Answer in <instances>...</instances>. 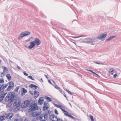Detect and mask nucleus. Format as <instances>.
I'll use <instances>...</instances> for the list:
<instances>
[{"label":"nucleus","mask_w":121,"mask_h":121,"mask_svg":"<svg viewBox=\"0 0 121 121\" xmlns=\"http://www.w3.org/2000/svg\"><path fill=\"white\" fill-rule=\"evenodd\" d=\"M94 40L90 38H86L83 40V42L86 43H90L93 42Z\"/></svg>","instance_id":"nucleus-7"},{"label":"nucleus","mask_w":121,"mask_h":121,"mask_svg":"<svg viewBox=\"0 0 121 121\" xmlns=\"http://www.w3.org/2000/svg\"><path fill=\"white\" fill-rule=\"evenodd\" d=\"M39 93L38 91H37L36 90H34V98L35 99H36L39 95Z\"/></svg>","instance_id":"nucleus-12"},{"label":"nucleus","mask_w":121,"mask_h":121,"mask_svg":"<svg viewBox=\"0 0 121 121\" xmlns=\"http://www.w3.org/2000/svg\"><path fill=\"white\" fill-rule=\"evenodd\" d=\"M117 73H116L114 75V78H115L116 77V76H117Z\"/></svg>","instance_id":"nucleus-50"},{"label":"nucleus","mask_w":121,"mask_h":121,"mask_svg":"<svg viewBox=\"0 0 121 121\" xmlns=\"http://www.w3.org/2000/svg\"><path fill=\"white\" fill-rule=\"evenodd\" d=\"M34 111L35 112L32 113V115L33 117H34L40 115L41 112V110L40 108H39L38 109Z\"/></svg>","instance_id":"nucleus-4"},{"label":"nucleus","mask_w":121,"mask_h":121,"mask_svg":"<svg viewBox=\"0 0 121 121\" xmlns=\"http://www.w3.org/2000/svg\"><path fill=\"white\" fill-rule=\"evenodd\" d=\"M4 90H3L0 92V95L1 96H2V97H3V98L5 95L4 94Z\"/></svg>","instance_id":"nucleus-21"},{"label":"nucleus","mask_w":121,"mask_h":121,"mask_svg":"<svg viewBox=\"0 0 121 121\" xmlns=\"http://www.w3.org/2000/svg\"><path fill=\"white\" fill-rule=\"evenodd\" d=\"M13 116V114L12 113H9L6 116V117L8 119L11 118Z\"/></svg>","instance_id":"nucleus-15"},{"label":"nucleus","mask_w":121,"mask_h":121,"mask_svg":"<svg viewBox=\"0 0 121 121\" xmlns=\"http://www.w3.org/2000/svg\"><path fill=\"white\" fill-rule=\"evenodd\" d=\"M64 96L66 98V99H67V98L66 97V95L65 94L64 92Z\"/></svg>","instance_id":"nucleus-51"},{"label":"nucleus","mask_w":121,"mask_h":121,"mask_svg":"<svg viewBox=\"0 0 121 121\" xmlns=\"http://www.w3.org/2000/svg\"><path fill=\"white\" fill-rule=\"evenodd\" d=\"M107 34H102L99 35L97 37V38L99 39H102L105 38L107 36Z\"/></svg>","instance_id":"nucleus-9"},{"label":"nucleus","mask_w":121,"mask_h":121,"mask_svg":"<svg viewBox=\"0 0 121 121\" xmlns=\"http://www.w3.org/2000/svg\"><path fill=\"white\" fill-rule=\"evenodd\" d=\"M68 93H69V94H70L71 95H72V93L70 91H69V92Z\"/></svg>","instance_id":"nucleus-54"},{"label":"nucleus","mask_w":121,"mask_h":121,"mask_svg":"<svg viewBox=\"0 0 121 121\" xmlns=\"http://www.w3.org/2000/svg\"><path fill=\"white\" fill-rule=\"evenodd\" d=\"M68 115V116L69 117H70L71 118H72L73 119H74V117H73L70 114H67Z\"/></svg>","instance_id":"nucleus-30"},{"label":"nucleus","mask_w":121,"mask_h":121,"mask_svg":"<svg viewBox=\"0 0 121 121\" xmlns=\"http://www.w3.org/2000/svg\"><path fill=\"white\" fill-rule=\"evenodd\" d=\"M30 33V32L28 31L24 32L21 34L18 38V39L20 40L23 37L27 36L29 35Z\"/></svg>","instance_id":"nucleus-3"},{"label":"nucleus","mask_w":121,"mask_h":121,"mask_svg":"<svg viewBox=\"0 0 121 121\" xmlns=\"http://www.w3.org/2000/svg\"><path fill=\"white\" fill-rule=\"evenodd\" d=\"M80 38L79 36V37H73V38H75V39L77 38Z\"/></svg>","instance_id":"nucleus-52"},{"label":"nucleus","mask_w":121,"mask_h":121,"mask_svg":"<svg viewBox=\"0 0 121 121\" xmlns=\"http://www.w3.org/2000/svg\"><path fill=\"white\" fill-rule=\"evenodd\" d=\"M5 73L4 72H3H3L1 73V77H3L5 75V74L4 73Z\"/></svg>","instance_id":"nucleus-37"},{"label":"nucleus","mask_w":121,"mask_h":121,"mask_svg":"<svg viewBox=\"0 0 121 121\" xmlns=\"http://www.w3.org/2000/svg\"><path fill=\"white\" fill-rule=\"evenodd\" d=\"M46 77L47 78V76H46Z\"/></svg>","instance_id":"nucleus-64"},{"label":"nucleus","mask_w":121,"mask_h":121,"mask_svg":"<svg viewBox=\"0 0 121 121\" xmlns=\"http://www.w3.org/2000/svg\"><path fill=\"white\" fill-rule=\"evenodd\" d=\"M7 86V85L5 84H4V85H2L0 87V91L2 90L4 91V89Z\"/></svg>","instance_id":"nucleus-17"},{"label":"nucleus","mask_w":121,"mask_h":121,"mask_svg":"<svg viewBox=\"0 0 121 121\" xmlns=\"http://www.w3.org/2000/svg\"><path fill=\"white\" fill-rule=\"evenodd\" d=\"M48 82L49 83H50V84H51L52 85H53V84H52V83L51 82V80H48Z\"/></svg>","instance_id":"nucleus-47"},{"label":"nucleus","mask_w":121,"mask_h":121,"mask_svg":"<svg viewBox=\"0 0 121 121\" xmlns=\"http://www.w3.org/2000/svg\"><path fill=\"white\" fill-rule=\"evenodd\" d=\"M9 96V97L11 101H14V97L15 95L14 92H10L7 94Z\"/></svg>","instance_id":"nucleus-6"},{"label":"nucleus","mask_w":121,"mask_h":121,"mask_svg":"<svg viewBox=\"0 0 121 121\" xmlns=\"http://www.w3.org/2000/svg\"><path fill=\"white\" fill-rule=\"evenodd\" d=\"M87 71H90L92 73V71L91 70H87Z\"/></svg>","instance_id":"nucleus-58"},{"label":"nucleus","mask_w":121,"mask_h":121,"mask_svg":"<svg viewBox=\"0 0 121 121\" xmlns=\"http://www.w3.org/2000/svg\"><path fill=\"white\" fill-rule=\"evenodd\" d=\"M6 77L9 81H10L11 79V77L10 74H8L6 75Z\"/></svg>","instance_id":"nucleus-23"},{"label":"nucleus","mask_w":121,"mask_h":121,"mask_svg":"<svg viewBox=\"0 0 121 121\" xmlns=\"http://www.w3.org/2000/svg\"><path fill=\"white\" fill-rule=\"evenodd\" d=\"M114 71V69L113 68H111L109 70V72L111 73L113 72Z\"/></svg>","instance_id":"nucleus-34"},{"label":"nucleus","mask_w":121,"mask_h":121,"mask_svg":"<svg viewBox=\"0 0 121 121\" xmlns=\"http://www.w3.org/2000/svg\"><path fill=\"white\" fill-rule=\"evenodd\" d=\"M4 82V81L3 79H0V83H1Z\"/></svg>","instance_id":"nucleus-43"},{"label":"nucleus","mask_w":121,"mask_h":121,"mask_svg":"<svg viewBox=\"0 0 121 121\" xmlns=\"http://www.w3.org/2000/svg\"><path fill=\"white\" fill-rule=\"evenodd\" d=\"M3 99V97H2V96H0V102L2 101Z\"/></svg>","instance_id":"nucleus-39"},{"label":"nucleus","mask_w":121,"mask_h":121,"mask_svg":"<svg viewBox=\"0 0 121 121\" xmlns=\"http://www.w3.org/2000/svg\"><path fill=\"white\" fill-rule=\"evenodd\" d=\"M57 107L60 108L62 111H63V109L62 108V106L61 105H58Z\"/></svg>","instance_id":"nucleus-32"},{"label":"nucleus","mask_w":121,"mask_h":121,"mask_svg":"<svg viewBox=\"0 0 121 121\" xmlns=\"http://www.w3.org/2000/svg\"><path fill=\"white\" fill-rule=\"evenodd\" d=\"M8 70V68L5 67H4V69L3 70V72L5 73V72L7 71Z\"/></svg>","instance_id":"nucleus-27"},{"label":"nucleus","mask_w":121,"mask_h":121,"mask_svg":"<svg viewBox=\"0 0 121 121\" xmlns=\"http://www.w3.org/2000/svg\"><path fill=\"white\" fill-rule=\"evenodd\" d=\"M53 85L54 87L56 89L59 90L60 92L62 94H63V92L61 90H60V88L58 87L57 85L56 84V85Z\"/></svg>","instance_id":"nucleus-18"},{"label":"nucleus","mask_w":121,"mask_h":121,"mask_svg":"<svg viewBox=\"0 0 121 121\" xmlns=\"http://www.w3.org/2000/svg\"><path fill=\"white\" fill-rule=\"evenodd\" d=\"M111 40V39L110 38V37H109L108 39H107V41H110V40Z\"/></svg>","instance_id":"nucleus-48"},{"label":"nucleus","mask_w":121,"mask_h":121,"mask_svg":"<svg viewBox=\"0 0 121 121\" xmlns=\"http://www.w3.org/2000/svg\"><path fill=\"white\" fill-rule=\"evenodd\" d=\"M19 86H17V87L15 89L14 91L15 92H17L18 90L19 89Z\"/></svg>","instance_id":"nucleus-29"},{"label":"nucleus","mask_w":121,"mask_h":121,"mask_svg":"<svg viewBox=\"0 0 121 121\" xmlns=\"http://www.w3.org/2000/svg\"><path fill=\"white\" fill-rule=\"evenodd\" d=\"M44 106L43 107V109L44 111H45L48 109L49 107V104L47 103L44 102Z\"/></svg>","instance_id":"nucleus-8"},{"label":"nucleus","mask_w":121,"mask_h":121,"mask_svg":"<svg viewBox=\"0 0 121 121\" xmlns=\"http://www.w3.org/2000/svg\"><path fill=\"white\" fill-rule=\"evenodd\" d=\"M39 99H41L43 101L44 99V98L42 97H41Z\"/></svg>","instance_id":"nucleus-41"},{"label":"nucleus","mask_w":121,"mask_h":121,"mask_svg":"<svg viewBox=\"0 0 121 121\" xmlns=\"http://www.w3.org/2000/svg\"><path fill=\"white\" fill-rule=\"evenodd\" d=\"M54 117L55 115H51L50 116V119L52 121H63V120L61 119H57V120L56 121V120L54 119Z\"/></svg>","instance_id":"nucleus-10"},{"label":"nucleus","mask_w":121,"mask_h":121,"mask_svg":"<svg viewBox=\"0 0 121 121\" xmlns=\"http://www.w3.org/2000/svg\"><path fill=\"white\" fill-rule=\"evenodd\" d=\"M54 119H56L55 120H56V121L57 120V119H60L59 118H57V117L56 116L55 117V116Z\"/></svg>","instance_id":"nucleus-49"},{"label":"nucleus","mask_w":121,"mask_h":121,"mask_svg":"<svg viewBox=\"0 0 121 121\" xmlns=\"http://www.w3.org/2000/svg\"><path fill=\"white\" fill-rule=\"evenodd\" d=\"M86 35H82L81 36H79L80 37H86Z\"/></svg>","instance_id":"nucleus-46"},{"label":"nucleus","mask_w":121,"mask_h":121,"mask_svg":"<svg viewBox=\"0 0 121 121\" xmlns=\"http://www.w3.org/2000/svg\"><path fill=\"white\" fill-rule=\"evenodd\" d=\"M14 121H19L18 119H15Z\"/></svg>","instance_id":"nucleus-56"},{"label":"nucleus","mask_w":121,"mask_h":121,"mask_svg":"<svg viewBox=\"0 0 121 121\" xmlns=\"http://www.w3.org/2000/svg\"><path fill=\"white\" fill-rule=\"evenodd\" d=\"M54 105L56 107H58V105H57V104H55V103H54Z\"/></svg>","instance_id":"nucleus-53"},{"label":"nucleus","mask_w":121,"mask_h":121,"mask_svg":"<svg viewBox=\"0 0 121 121\" xmlns=\"http://www.w3.org/2000/svg\"><path fill=\"white\" fill-rule=\"evenodd\" d=\"M13 105L14 106H16L17 107L19 106V104L18 103L17 104L16 102L15 101L13 104Z\"/></svg>","instance_id":"nucleus-25"},{"label":"nucleus","mask_w":121,"mask_h":121,"mask_svg":"<svg viewBox=\"0 0 121 121\" xmlns=\"http://www.w3.org/2000/svg\"><path fill=\"white\" fill-rule=\"evenodd\" d=\"M17 68L19 69H21V68H20V67L19 66H18V65H17Z\"/></svg>","instance_id":"nucleus-59"},{"label":"nucleus","mask_w":121,"mask_h":121,"mask_svg":"<svg viewBox=\"0 0 121 121\" xmlns=\"http://www.w3.org/2000/svg\"><path fill=\"white\" fill-rule=\"evenodd\" d=\"M63 110H63V111H62L63 112H64V114L65 115L68 116V115L67 114H69L67 112V111H66L64 109H63Z\"/></svg>","instance_id":"nucleus-26"},{"label":"nucleus","mask_w":121,"mask_h":121,"mask_svg":"<svg viewBox=\"0 0 121 121\" xmlns=\"http://www.w3.org/2000/svg\"><path fill=\"white\" fill-rule=\"evenodd\" d=\"M45 98L46 99V100L48 102H50L52 100L51 99L48 97L46 96Z\"/></svg>","instance_id":"nucleus-22"},{"label":"nucleus","mask_w":121,"mask_h":121,"mask_svg":"<svg viewBox=\"0 0 121 121\" xmlns=\"http://www.w3.org/2000/svg\"><path fill=\"white\" fill-rule=\"evenodd\" d=\"M28 78H30V79L33 80H35V79L34 78L32 77L31 75H30L29 76H28Z\"/></svg>","instance_id":"nucleus-33"},{"label":"nucleus","mask_w":121,"mask_h":121,"mask_svg":"<svg viewBox=\"0 0 121 121\" xmlns=\"http://www.w3.org/2000/svg\"><path fill=\"white\" fill-rule=\"evenodd\" d=\"M4 100L5 102H7L8 101L9 102L11 101V100L9 98V96L8 95H7L5 98Z\"/></svg>","instance_id":"nucleus-19"},{"label":"nucleus","mask_w":121,"mask_h":121,"mask_svg":"<svg viewBox=\"0 0 121 121\" xmlns=\"http://www.w3.org/2000/svg\"><path fill=\"white\" fill-rule=\"evenodd\" d=\"M55 112L56 114L57 115H58V112L56 110H55Z\"/></svg>","instance_id":"nucleus-44"},{"label":"nucleus","mask_w":121,"mask_h":121,"mask_svg":"<svg viewBox=\"0 0 121 121\" xmlns=\"http://www.w3.org/2000/svg\"><path fill=\"white\" fill-rule=\"evenodd\" d=\"M48 113H45L42 114L40 116H37L36 119L37 120H39L40 121H45L48 119Z\"/></svg>","instance_id":"nucleus-2"},{"label":"nucleus","mask_w":121,"mask_h":121,"mask_svg":"<svg viewBox=\"0 0 121 121\" xmlns=\"http://www.w3.org/2000/svg\"><path fill=\"white\" fill-rule=\"evenodd\" d=\"M29 108V112H33L37 109H38L39 108L38 107L37 104L35 103L30 104V105Z\"/></svg>","instance_id":"nucleus-1"},{"label":"nucleus","mask_w":121,"mask_h":121,"mask_svg":"<svg viewBox=\"0 0 121 121\" xmlns=\"http://www.w3.org/2000/svg\"><path fill=\"white\" fill-rule=\"evenodd\" d=\"M43 101L41 100V99H39L38 101V103H39L40 104V105H42L43 104Z\"/></svg>","instance_id":"nucleus-28"},{"label":"nucleus","mask_w":121,"mask_h":121,"mask_svg":"<svg viewBox=\"0 0 121 121\" xmlns=\"http://www.w3.org/2000/svg\"><path fill=\"white\" fill-rule=\"evenodd\" d=\"M14 101H11L9 102V103L7 104L6 107L9 108L13 104V102Z\"/></svg>","instance_id":"nucleus-16"},{"label":"nucleus","mask_w":121,"mask_h":121,"mask_svg":"<svg viewBox=\"0 0 121 121\" xmlns=\"http://www.w3.org/2000/svg\"><path fill=\"white\" fill-rule=\"evenodd\" d=\"M22 92L26 93L27 92V91L25 88H22Z\"/></svg>","instance_id":"nucleus-31"},{"label":"nucleus","mask_w":121,"mask_h":121,"mask_svg":"<svg viewBox=\"0 0 121 121\" xmlns=\"http://www.w3.org/2000/svg\"><path fill=\"white\" fill-rule=\"evenodd\" d=\"M41 80L43 82V79L42 78H41Z\"/></svg>","instance_id":"nucleus-62"},{"label":"nucleus","mask_w":121,"mask_h":121,"mask_svg":"<svg viewBox=\"0 0 121 121\" xmlns=\"http://www.w3.org/2000/svg\"><path fill=\"white\" fill-rule=\"evenodd\" d=\"M29 87L31 88L34 87L35 89H36L37 88H38V87L37 86L33 84H31L29 86Z\"/></svg>","instance_id":"nucleus-20"},{"label":"nucleus","mask_w":121,"mask_h":121,"mask_svg":"<svg viewBox=\"0 0 121 121\" xmlns=\"http://www.w3.org/2000/svg\"><path fill=\"white\" fill-rule=\"evenodd\" d=\"M89 117L91 120V121H94V119L93 117L92 116H89Z\"/></svg>","instance_id":"nucleus-35"},{"label":"nucleus","mask_w":121,"mask_h":121,"mask_svg":"<svg viewBox=\"0 0 121 121\" xmlns=\"http://www.w3.org/2000/svg\"><path fill=\"white\" fill-rule=\"evenodd\" d=\"M65 90L67 91V92H68V93L69 92V90H68L67 89H66Z\"/></svg>","instance_id":"nucleus-60"},{"label":"nucleus","mask_w":121,"mask_h":121,"mask_svg":"<svg viewBox=\"0 0 121 121\" xmlns=\"http://www.w3.org/2000/svg\"><path fill=\"white\" fill-rule=\"evenodd\" d=\"M53 83L55 84V85H56V84H55V82L53 81Z\"/></svg>","instance_id":"nucleus-61"},{"label":"nucleus","mask_w":121,"mask_h":121,"mask_svg":"<svg viewBox=\"0 0 121 121\" xmlns=\"http://www.w3.org/2000/svg\"><path fill=\"white\" fill-rule=\"evenodd\" d=\"M6 118V117L4 115L0 117V120L2 121L4 120Z\"/></svg>","instance_id":"nucleus-24"},{"label":"nucleus","mask_w":121,"mask_h":121,"mask_svg":"<svg viewBox=\"0 0 121 121\" xmlns=\"http://www.w3.org/2000/svg\"><path fill=\"white\" fill-rule=\"evenodd\" d=\"M9 86L7 89L5 90L6 91H9L11 90L14 86V83L12 81L9 82Z\"/></svg>","instance_id":"nucleus-5"},{"label":"nucleus","mask_w":121,"mask_h":121,"mask_svg":"<svg viewBox=\"0 0 121 121\" xmlns=\"http://www.w3.org/2000/svg\"><path fill=\"white\" fill-rule=\"evenodd\" d=\"M92 73H93L94 74H95L96 75H98L97 74L95 73L94 72H93V71H92Z\"/></svg>","instance_id":"nucleus-57"},{"label":"nucleus","mask_w":121,"mask_h":121,"mask_svg":"<svg viewBox=\"0 0 121 121\" xmlns=\"http://www.w3.org/2000/svg\"><path fill=\"white\" fill-rule=\"evenodd\" d=\"M51 111H50L49 110L48 111V113H48V115H50V114L51 113Z\"/></svg>","instance_id":"nucleus-42"},{"label":"nucleus","mask_w":121,"mask_h":121,"mask_svg":"<svg viewBox=\"0 0 121 121\" xmlns=\"http://www.w3.org/2000/svg\"><path fill=\"white\" fill-rule=\"evenodd\" d=\"M116 37V36H110V38L112 39H113Z\"/></svg>","instance_id":"nucleus-38"},{"label":"nucleus","mask_w":121,"mask_h":121,"mask_svg":"<svg viewBox=\"0 0 121 121\" xmlns=\"http://www.w3.org/2000/svg\"><path fill=\"white\" fill-rule=\"evenodd\" d=\"M23 73L24 75L25 76H27L28 75V74L26 73L25 72H23Z\"/></svg>","instance_id":"nucleus-45"},{"label":"nucleus","mask_w":121,"mask_h":121,"mask_svg":"<svg viewBox=\"0 0 121 121\" xmlns=\"http://www.w3.org/2000/svg\"><path fill=\"white\" fill-rule=\"evenodd\" d=\"M30 102L28 100H26L24 102V105L23 107H22L23 108H25L27 107L29 105Z\"/></svg>","instance_id":"nucleus-14"},{"label":"nucleus","mask_w":121,"mask_h":121,"mask_svg":"<svg viewBox=\"0 0 121 121\" xmlns=\"http://www.w3.org/2000/svg\"><path fill=\"white\" fill-rule=\"evenodd\" d=\"M6 94H7V93H4V95H6Z\"/></svg>","instance_id":"nucleus-63"},{"label":"nucleus","mask_w":121,"mask_h":121,"mask_svg":"<svg viewBox=\"0 0 121 121\" xmlns=\"http://www.w3.org/2000/svg\"><path fill=\"white\" fill-rule=\"evenodd\" d=\"M25 93H24L23 92H22V93L21 94V95H24Z\"/></svg>","instance_id":"nucleus-55"},{"label":"nucleus","mask_w":121,"mask_h":121,"mask_svg":"<svg viewBox=\"0 0 121 121\" xmlns=\"http://www.w3.org/2000/svg\"><path fill=\"white\" fill-rule=\"evenodd\" d=\"M30 93L32 95H33L34 94V91H30Z\"/></svg>","instance_id":"nucleus-40"},{"label":"nucleus","mask_w":121,"mask_h":121,"mask_svg":"<svg viewBox=\"0 0 121 121\" xmlns=\"http://www.w3.org/2000/svg\"><path fill=\"white\" fill-rule=\"evenodd\" d=\"M35 43L38 46L41 43V41L38 38H35V40L34 41Z\"/></svg>","instance_id":"nucleus-13"},{"label":"nucleus","mask_w":121,"mask_h":121,"mask_svg":"<svg viewBox=\"0 0 121 121\" xmlns=\"http://www.w3.org/2000/svg\"><path fill=\"white\" fill-rule=\"evenodd\" d=\"M94 63L98 64L99 65H104V64L103 63H99L97 62H94Z\"/></svg>","instance_id":"nucleus-36"},{"label":"nucleus","mask_w":121,"mask_h":121,"mask_svg":"<svg viewBox=\"0 0 121 121\" xmlns=\"http://www.w3.org/2000/svg\"><path fill=\"white\" fill-rule=\"evenodd\" d=\"M30 45L28 47V48L30 49H31L34 47L35 45V44L34 41L30 42Z\"/></svg>","instance_id":"nucleus-11"}]
</instances>
